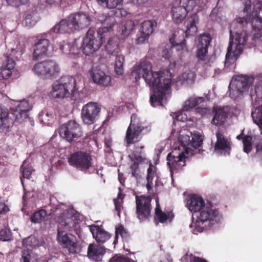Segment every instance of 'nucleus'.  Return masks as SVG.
<instances>
[{
  "label": "nucleus",
  "mask_w": 262,
  "mask_h": 262,
  "mask_svg": "<svg viewBox=\"0 0 262 262\" xmlns=\"http://www.w3.org/2000/svg\"><path fill=\"white\" fill-rule=\"evenodd\" d=\"M20 169L22 171L23 177L28 179H30L33 169L30 165L27 164L26 161L23 162Z\"/></svg>",
  "instance_id": "de8ad7c7"
},
{
  "label": "nucleus",
  "mask_w": 262,
  "mask_h": 262,
  "mask_svg": "<svg viewBox=\"0 0 262 262\" xmlns=\"http://www.w3.org/2000/svg\"><path fill=\"white\" fill-rule=\"evenodd\" d=\"M105 49L108 53L116 56L114 66L115 73L119 75H122L124 72V56L120 53L118 42L111 39L108 41Z\"/></svg>",
  "instance_id": "f8f14e48"
},
{
  "label": "nucleus",
  "mask_w": 262,
  "mask_h": 262,
  "mask_svg": "<svg viewBox=\"0 0 262 262\" xmlns=\"http://www.w3.org/2000/svg\"><path fill=\"white\" fill-rule=\"evenodd\" d=\"M9 211V207L3 202L0 201V214H5Z\"/></svg>",
  "instance_id": "13d9d810"
},
{
  "label": "nucleus",
  "mask_w": 262,
  "mask_h": 262,
  "mask_svg": "<svg viewBox=\"0 0 262 262\" xmlns=\"http://www.w3.org/2000/svg\"><path fill=\"white\" fill-rule=\"evenodd\" d=\"M13 124V120L10 117L8 110L0 106V130L4 133L8 132Z\"/></svg>",
  "instance_id": "cd10ccee"
},
{
  "label": "nucleus",
  "mask_w": 262,
  "mask_h": 262,
  "mask_svg": "<svg viewBox=\"0 0 262 262\" xmlns=\"http://www.w3.org/2000/svg\"><path fill=\"white\" fill-rule=\"evenodd\" d=\"M194 73L190 70H188L182 74L179 78L178 81H181V83L186 82L187 84H190L194 80Z\"/></svg>",
  "instance_id": "37998d69"
},
{
  "label": "nucleus",
  "mask_w": 262,
  "mask_h": 262,
  "mask_svg": "<svg viewBox=\"0 0 262 262\" xmlns=\"http://www.w3.org/2000/svg\"><path fill=\"white\" fill-rule=\"evenodd\" d=\"M102 21V27L97 31L90 28L83 39L81 48L83 54L86 56L92 54L100 49L103 42L108 36L110 31L115 24V18L111 16L106 17Z\"/></svg>",
  "instance_id": "7ed1b4c3"
},
{
  "label": "nucleus",
  "mask_w": 262,
  "mask_h": 262,
  "mask_svg": "<svg viewBox=\"0 0 262 262\" xmlns=\"http://www.w3.org/2000/svg\"><path fill=\"white\" fill-rule=\"evenodd\" d=\"M157 23L154 20H145L141 24L139 33L135 40L136 43H142L146 40L157 27Z\"/></svg>",
  "instance_id": "f3484780"
},
{
  "label": "nucleus",
  "mask_w": 262,
  "mask_h": 262,
  "mask_svg": "<svg viewBox=\"0 0 262 262\" xmlns=\"http://www.w3.org/2000/svg\"><path fill=\"white\" fill-rule=\"evenodd\" d=\"M69 165L76 169L86 172L92 166V158L86 152H75L68 158Z\"/></svg>",
  "instance_id": "9d476101"
},
{
  "label": "nucleus",
  "mask_w": 262,
  "mask_h": 262,
  "mask_svg": "<svg viewBox=\"0 0 262 262\" xmlns=\"http://www.w3.org/2000/svg\"><path fill=\"white\" fill-rule=\"evenodd\" d=\"M214 115L211 120V123L216 126H221L225 124L228 116L227 112L224 108L220 106L213 107Z\"/></svg>",
  "instance_id": "c85d7f7f"
},
{
  "label": "nucleus",
  "mask_w": 262,
  "mask_h": 262,
  "mask_svg": "<svg viewBox=\"0 0 262 262\" xmlns=\"http://www.w3.org/2000/svg\"><path fill=\"white\" fill-rule=\"evenodd\" d=\"M198 20V18L196 14H193L188 17L184 23L186 30L185 32L181 30L182 34L185 33L186 36L194 35L197 32V28L195 24Z\"/></svg>",
  "instance_id": "2f4dec72"
},
{
  "label": "nucleus",
  "mask_w": 262,
  "mask_h": 262,
  "mask_svg": "<svg viewBox=\"0 0 262 262\" xmlns=\"http://www.w3.org/2000/svg\"><path fill=\"white\" fill-rule=\"evenodd\" d=\"M179 140L181 146L176 147L167 156V164L171 177L174 170H179L186 165V159L191 148L196 149L202 145L203 139L199 136H192L191 133L180 134Z\"/></svg>",
  "instance_id": "f03ea898"
},
{
  "label": "nucleus",
  "mask_w": 262,
  "mask_h": 262,
  "mask_svg": "<svg viewBox=\"0 0 262 262\" xmlns=\"http://www.w3.org/2000/svg\"><path fill=\"white\" fill-rule=\"evenodd\" d=\"M50 42L46 38L38 39L33 46V59L38 60L47 55Z\"/></svg>",
  "instance_id": "4be33fe9"
},
{
  "label": "nucleus",
  "mask_w": 262,
  "mask_h": 262,
  "mask_svg": "<svg viewBox=\"0 0 262 262\" xmlns=\"http://www.w3.org/2000/svg\"><path fill=\"white\" fill-rule=\"evenodd\" d=\"M150 130V126H144L137 115L133 114L130 117V123L126 133L127 143H133L139 141L141 138L142 132L144 130L148 132Z\"/></svg>",
  "instance_id": "1a4fd4ad"
},
{
  "label": "nucleus",
  "mask_w": 262,
  "mask_h": 262,
  "mask_svg": "<svg viewBox=\"0 0 262 262\" xmlns=\"http://www.w3.org/2000/svg\"><path fill=\"white\" fill-rule=\"evenodd\" d=\"M37 242L34 236H29L23 241V245L26 247L27 249H23L21 251V258L23 262H34L32 259V252L28 247H33L37 245Z\"/></svg>",
  "instance_id": "5701e85b"
},
{
  "label": "nucleus",
  "mask_w": 262,
  "mask_h": 262,
  "mask_svg": "<svg viewBox=\"0 0 262 262\" xmlns=\"http://www.w3.org/2000/svg\"><path fill=\"white\" fill-rule=\"evenodd\" d=\"M133 163L130 166V169L131 170V173L132 177L135 178L136 179H139L140 178V170L139 168V163L140 161H136L131 158L130 156H129Z\"/></svg>",
  "instance_id": "49530a36"
},
{
  "label": "nucleus",
  "mask_w": 262,
  "mask_h": 262,
  "mask_svg": "<svg viewBox=\"0 0 262 262\" xmlns=\"http://www.w3.org/2000/svg\"><path fill=\"white\" fill-rule=\"evenodd\" d=\"M176 32L173 34V38L170 39V41L171 42L172 46L176 47V50L178 52V55L182 57L185 55V54L188 52V49L186 47L185 40L183 39V41L178 42L177 38V34Z\"/></svg>",
  "instance_id": "473e14b6"
},
{
  "label": "nucleus",
  "mask_w": 262,
  "mask_h": 262,
  "mask_svg": "<svg viewBox=\"0 0 262 262\" xmlns=\"http://www.w3.org/2000/svg\"><path fill=\"white\" fill-rule=\"evenodd\" d=\"M15 66V63L13 59L7 56L5 62H4L0 71V80L9 78L12 74L11 71L13 70Z\"/></svg>",
  "instance_id": "7c9ffc66"
},
{
  "label": "nucleus",
  "mask_w": 262,
  "mask_h": 262,
  "mask_svg": "<svg viewBox=\"0 0 262 262\" xmlns=\"http://www.w3.org/2000/svg\"><path fill=\"white\" fill-rule=\"evenodd\" d=\"M155 177H157L156 168L152 164L150 163L148 168L147 169L146 180L148 182L149 181L152 182L153 179Z\"/></svg>",
  "instance_id": "3c124183"
},
{
  "label": "nucleus",
  "mask_w": 262,
  "mask_h": 262,
  "mask_svg": "<svg viewBox=\"0 0 262 262\" xmlns=\"http://www.w3.org/2000/svg\"><path fill=\"white\" fill-rule=\"evenodd\" d=\"M122 194L119 193L118 194V198L114 199V202L116 210L118 212V215L120 216V212L122 208V204L123 202L122 198H121Z\"/></svg>",
  "instance_id": "603ef678"
},
{
  "label": "nucleus",
  "mask_w": 262,
  "mask_h": 262,
  "mask_svg": "<svg viewBox=\"0 0 262 262\" xmlns=\"http://www.w3.org/2000/svg\"><path fill=\"white\" fill-rule=\"evenodd\" d=\"M57 239L63 248L67 249L69 253L75 254L80 251V247L75 242V237L68 234L65 230H57Z\"/></svg>",
  "instance_id": "2eb2a0df"
},
{
  "label": "nucleus",
  "mask_w": 262,
  "mask_h": 262,
  "mask_svg": "<svg viewBox=\"0 0 262 262\" xmlns=\"http://www.w3.org/2000/svg\"><path fill=\"white\" fill-rule=\"evenodd\" d=\"M151 201L150 196H136V213L140 220H145L150 215Z\"/></svg>",
  "instance_id": "4468645a"
},
{
  "label": "nucleus",
  "mask_w": 262,
  "mask_h": 262,
  "mask_svg": "<svg viewBox=\"0 0 262 262\" xmlns=\"http://www.w3.org/2000/svg\"><path fill=\"white\" fill-rule=\"evenodd\" d=\"M75 78L72 76L62 77L52 84L51 96L55 98L69 97L75 85Z\"/></svg>",
  "instance_id": "0eeeda50"
},
{
  "label": "nucleus",
  "mask_w": 262,
  "mask_h": 262,
  "mask_svg": "<svg viewBox=\"0 0 262 262\" xmlns=\"http://www.w3.org/2000/svg\"><path fill=\"white\" fill-rule=\"evenodd\" d=\"M196 112L202 116H205L210 113V109L208 107H198L195 108Z\"/></svg>",
  "instance_id": "6e6d98bb"
},
{
  "label": "nucleus",
  "mask_w": 262,
  "mask_h": 262,
  "mask_svg": "<svg viewBox=\"0 0 262 262\" xmlns=\"http://www.w3.org/2000/svg\"><path fill=\"white\" fill-rule=\"evenodd\" d=\"M74 27L71 21L66 19H61L60 22L53 26L50 30L49 33L57 34L63 33H70L74 31Z\"/></svg>",
  "instance_id": "bb28decb"
},
{
  "label": "nucleus",
  "mask_w": 262,
  "mask_h": 262,
  "mask_svg": "<svg viewBox=\"0 0 262 262\" xmlns=\"http://www.w3.org/2000/svg\"><path fill=\"white\" fill-rule=\"evenodd\" d=\"M47 216V212L45 210H40L35 212L31 216V220L33 223H40L43 221Z\"/></svg>",
  "instance_id": "a18cd8bd"
},
{
  "label": "nucleus",
  "mask_w": 262,
  "mask_h": 262,
  "mask_svg": "<svg viewBox=\"0 0 262 262\" xmlns=\"http://www.w3.org/2000/svg\"><path fill=\"white\" fill-rule=\"evenodd\" d=\"M105 253V249L103 246L91 244L88 248V256L89 258L98 262L101 260L102 256Z\"/></svg>",
  "instance_id": "a878e982"
},
{
  "label": "nucleus",
  "mask_w": 262,
  "mask_h": 262,
  "mask_svg": "<svg viewBox=\"0 0 262 262\" xmlns=\"http://www.w3.org/2000/svg\"><path fill=\"white\" fill-rule=\"evenodd\" d=\"M253 81V77L242 75L235 76L229 86L230 97L233 99H236L248 90Z\"/></svg>",
  "instance_id": "6e6552de"
},
{
  "label": "nucleus",
  "mask_w": 262,
  "mask_h": 262,
  "mask_svg": "<svg viewBox=\"0 0 262 262\" xmlns=\"http://www.w3.org/2000/svg\"><path fill=\"white\" fill-rule=\"evenodd\" d=\"M93 237L99 243H104L111 236L106 230H90Z\"/></svg>",
  "instance_id": "58836bf2"
},
{
  "label": "nucleus",
  "mask_w": 262,
  "mask_h": 262,
  "mask_svg": "<svg viewBox=\"0 0 262 262\" xmlns=\"http://www.w3.org/2000/svg\"><path fill=\"white\" fill-rule=\"evenodd\" d=\"M133 75L136 79L142 77L148 85L153 88L154 93L150 97L153 106L163 105L166 103L170 94L171 76L163 73L152 71L151 63L142 60L133 68Z\"/></svg>",
  "instance_id": "f257e3e1"
},
{
  "label": "nucleus",
  "mask_w": 262,
  "mask_h": 262,
  "mask_svg": "<svg viewBox=\"0 0 262 262\" xmlns=\"http://www.w3.org/2000/svg\"><path fill=\"white\" fill-rule=\"evenodd\" d=\"M254 110L252 112V117L254 122L256 124L262 135V105L258 106L254 104Z\"/></svg>",
  "instance_id": "4c0bfd02"
},
{
  "label": "nucleus",
  "mask_w": 262,
  "mask_h": 262,
  "mask_svg": "<svg viewBox=\"0 0 262 262\" xmlns=\"http://www.w3.org/2000/svg\"><path fill=\"white\" fill-rule=\"evenodd\" d=\"M136 5L142 6L145 4L148 0H132Z\"/></svg>",
  "instance_id": "0e129e2a"
},
{
  "label": "nucleus",
  "mask_w": 262,
  "mask_h": 262,
  "mask_svg": "<svg viewBox=\"0 0 262 262\" xmlns=\"http://www.w3.org/2000/svg\"><path fill=\"white\" fill-rule=\"evenodd\" d=\"M54 118V114L47 110L42 111L39 115V120L45 124H49Z\"/></svg>",
  "instance_id": "c03bdc74"
},
{
  "label": "nucleus",
  "mask_w": 262,
  "mask_h": 262,
  "mask_svg": "<svg viewBox=\"0 0 262 262\" xmlns=\"http://www.w3.org/2000/svg\"><path fill=\"white\" fill-rule=\"evenodd\" d=\"M38 20L37 13L32 12L26 15L23 21V25L28 28H31L36 24Z\"/></svg>",
  "instance_id": "a19ab883"
},
{
  "label": "nucleus",
  "mask_w": 262,
  "mask_h": 262,
  "mask_svg": "<svg viewBox=\"0 0 262 262\" xmlns=\"http://www.w3.org/2000/svg\"><path fill=\"white\" fill-rule=\"evenodd\" d=\"M136 25L132 20H127L122 21L120 25L119 32L120 34L122 36V38L127 37L135 29Z\"/></svg>",
  "instance_id": "f704fd0d"
},
{
  "label": "nucleus",
  "mask_w": 262,
  "mask_h": 262,
  "mask_svg": "<svg viewBox=\"0 0 262 262\" xmlns=\"http://www.w3.org/2000/svg\"><path fill=\"white\" fill-rule=\"evenodd\" d=\"M211 40L209 34L201 35L199 38V43L197 45L196 56L199 61H205L207 58L208 47Z\"/></svg>",
  "instance_id": "6ab92c4d"
},
{
  "label": "nucleus",
  "mask_w": 262,
  "mask_h": 262,
  "mask_svg": "<svg viewBox=\"0 0 262 262\" xmlns=\"http://www.w3.org/2000/svg\"><path fill=\"white\" fill-rule=\"evenodd\" d=\"M162 57L166 59H169L171 55V50H168L167 49H165L162 51Z\"/></svg>",
  "instance_id": "680f3d73"
},
{
  "label": "nucleus",
  "mask_w": 262,
  "mask_h": 262,
  "mask_svg": "<svg viewBox=\"0 0 262 262\" xmlns=\"http://www.w3.org/2000/svg\"><path fill=\"white\" fill-rule=\"evenodd\" d=\"M116 14L118 16H125L127 14V11L125 9L118 8L117 10Z\"/></svg>",
  "instance_id": "e2e57ef3"
},
{
  "label": "nucleus",
  "mask_w": 262,
  "mask_h": 262,
  "mask_svg": "<svg viewBox=\"0 0 262 262\" xmlns=\"http://www.w3.org/2000/svg\"><path fill=\"white\" fill-rule=\"evenodd\" d=\"M8 50L11 51V55L18 58L20 57L25 51V46L24 43L19 42L9 43L7 45Z\"/></svg>",
  "instance_id": "c9c22d12"
},
{
  "label": "nucleus",
  "mask_w": 262,
  "mask_h": 262,
  "mask_svg": "<svg viewBox=\"0 0 262 262\" xmlns=\"http://www.w3.org/2000/svg\"><path fill=\"white\" fill-rule=\"evenodd\" d=\"M14 107H12L14 110V115L15 121L22 123L28 118V112L31 109L32 106L27 100L15 101Z\"/></svg>",
  "instance_id": "a211bd4d"
},
{
  "label": "nucleus",
  "mask_w": 262,
  "mask_h": 262,
  "mask_svg": "<svg viewBox=\"0 0 262 262\" xmlns=\"http://www.w3.org/2000/svg\"><path fill=\"white\" fill-rule=\"evenodd\" d=\"M144 148V146H138L136 147L135 148V150L134 151V153L133 154V156L134 157V158H133L134 160H135L136 161H142L143 160V158L141 156L142 154V152L141 151V149Z\"/></svg>",
  "instance_id": "5fc2aeb1"
},
{
  "label": "nucleus",
  "mask_w": 262,
  "mask_h": 262,
  "mask_svg": "<svg viewBox=\"0 0 262 262\" xmlns=\"http://www.w3.org/2000/svg\"><path fill=\"white\" fill-rule=\"evenodd\" d=\"M120 236L123 243L128 244L134 239V233L128 230H115V235L113 244L115 246L118 242V238Z\"/></svg>",
  "instance_id": "72a5a7b5"
},
{
  "label": "nucleus",
  "mask_w": 262,
  "mask_h": 262,
  "mask_svg": "<svg viewBox=\"0 0 262 262\" xmlns=\"http://www.w3.org/2000/svg\"><path fill=\"white\" fill-rule=\"evenodd\" d=\"M175 119L178 121H183L185 119V118L183 116L182 114H179L176 115Z\"/></svg>",
  "instance_id": "774afa93"
},
{
  "label": "nucleus",
  "mask_w": 262,
  "mask_h": 262,
  "mask_svg": "<svg viewBox=\"0 0 262 262\" xmlns=\"http://www.w3.org/2000/svg\"><path fill=\"white\" fill-rule=\"evenodd\" d=\"M13 239L11 230H0V240L2 241H10Z\"/></svg>",
  "instance_id": "864d4df0"
},
{
  "label": "nucleus",
  "mask_w": 262,
  "mask_h": 262,
  "mask_svg": "<svg viewBox=\"0 0 262 262\" xmlns=\"http://www.w3.org/2000/svg\"><path fill=\"white\" fill-rule=\"evenodd\" d=\"M195 215L196 217L194 223L195 229H204L203 224L206 223L211 227L214 224L219 223L222 218L219 210L210 204L205 205L202 210Z\"/></svg>",
  "instance_id": "20e7f679"
},
{
  "label": "nucleus",
  "mask_w": 262,
  "mask_h": 262,
  "mask_svg": "<svg viewBox=\"0 0 262 262\" xmlns=\"http://www.w3.org/2000/svg\"><path fill=\"white\" fill-rule=\"evenodd\" d=\"M204 101L205 98L203 97H191L185 101L183 109L186 111H189L198 104L203 103Z\"/></svg>",
  "instance_id": "e433bc0d"
},
{
  "label": "nucleus",
  "mask_w": 262,
  "mask_h": 262,
  "mask_svg": "<svg viewBox=\"0 0 262 262\" xmlns=\"http://www.w3.org/2000/svg\"><path fill=\"white\" fill-rule=\"evenodd\" d=\"M188 10L181 5L178 1H175L172 4L171 15L172 20L179 24L181 23L186 17Z\"/></svg>",
  "instance_id": "b1692460"
},
{
  "label": "nucleus",
  "mask_w": 262,
  "mask_h": 262,
  "mask_svg": "<svg viewBox=\"0 0 262 262\" xmlns=\"http://www.w3.org/2000/svg\"><path fill=\"white\" fill-rule=\"evenodd\" d=\"M155 215L159 222L164 224L171 223L174 216L173 213L171 211H163L160 208L158 200L156 201Z\"/></svg>",
  "instance_id": "c756f323"
},
{
  "label": "nucleus",
  "mask_w": 262,
  "mask_h": 262,
  "mask_svg": "<svg viewBox=\"0 0 262 262\" xmlns=\"http://www.w3.org/2000/svg\"><path fill=\"white\" fill-rule=\"evenodd\" d=\"M78 90L79 88L77 86V83L75 80V85L72 90L71 95L75 100L80 102L86 97V95L83 90L79 91Z\"/></svg>",
  "instance_id": "79ce46f5"
},
{
  "label": "nucleus",
  "mask_w": 262,
  "mask_h": 262,
  "mask_svg": "<svg viewBox=\"0 0 262 262\" xmlns=\"http://www.w3.org/2000/svg\"><path fill=\"white\" fill-rule=\"evenodd\" d=\"M7 3L11 5H18L20 4H25L28 2V0H6Z\"/></svg>",
  "instance_id": "bf43d9fd"
},
{
  "label": "nucleus",
  "mask_w": 262,
  "mask_h": 262,
  "mask_svg": "<svg viewBox=\"0 0 262 262\" xmlns=\"http://www.w3.org/2000/svg\"><path fill=\"white\" fill-rule=\"evenodd\" d=\"M192 262H208L205 259L197 256H193L192 259L191 260Z\"/></svg>",
  "instance_id": "69168bd1"
},
{
  "label": "nucleus",
  "mask_w": 262,
  "mask_h": 262,
  "mask_svg": "<svg viewBox=\"0 0 262 262\" xmlns=\"http://www.w3.org/2000/svg\"><path fill=\"white\" fill-rule=\"evenodd\" d=\"M100 110V106L94 102H90L83 105L81 113L83 123L87 125L94 123L99 116Z\"/></svg>",
  "instance_id": "ddd939ff"
},
{
  "label": "nucleus",
  "mask_w": 262,
  "mask_h": 262,
  "mask_svg": "<svg viewBox=\"0 0 262 262\" xmlns=\"http://www.w3.org/2000/svg\"><path fill=\"white\" fill-rule=\"evenodd\" d=\"M252 137L250 136H246L243 139L244 151L248 154L251 150Z\"/></svg>",
  "instance_id": "8fccbe9b"
},
{
  "label": "nucleus",
  "mask_w": 262,
  "mask_h": 262,
  "mask_svg": "<svg viewBox=\"0 0 262 262\" xmlns=\"http://www.w3.org/2000/svg\"><path fill=\"white\" fill-rule=\"evenodd\" d=\"M57 210H62V214L58 216L56 221L60 225L59 228H74L79 229L81 228L79 225L81 221V215L72 208H68L63 204L59 205Z\"/></svg>",
  "instance_id": "39448f33"
},
{
  "label": "nucleus",
  "mask_w": 262,
  "mask_h": 262,
  "mask_svg": "<svg viewBox=\"0 0 262 262\" xmlns=\"http://www.w3.org/2000/svg\"><path fill=\"white\" fill-rule=\"evenodd\" d=\"M96 224H93L91 225H90V228L95 227L96 229H101V228L102 227V225L100 224V221H97L96 222Z\"/></svg>",
  "instance_id": "338daca9"
},
{
  "label": "nucleus",
  "mask_w": 262,
  "mask_h": 262,
  "mask_svg": "<svg viewBox=\"0 0 262 262\" xmlns=\"http://www.w3.org/2000/svg\"><path fill=\"white\" fill-rule=\"evenodd\" d=\"M256 151L255 154V157L258 160H262V145H257L256 147Z\"/></svg>",
  "instance_id": "4d7b16f0"
},
{
  "label": "nucleus",
  "mask_w": 262,
  "mask_h": 262,
  "mask_svg": "<svg viewBox=\"0 0 262 262\" xmlns=\"http://www.w3.org/2000/svg\"><path fill=\"white\" fill-rule=\"evenodd\" d=\"M217 140L214 146V151L217 154L229 155L231 150V142L220 132L216 133Z\"/></svg>",
  "instance_id": "aec40b11"
},
{
  "label": "nucleus",
  "mask_w": 262,
  "mask_h": 262,
  "mask_svg": "<svg viewBox=\"0 0 262 262\" xmlns=\"http://www.w3.org/2000/svg\"><path fill=\"white\" fill-rule=\"evenodd\" d=\"M123 1V0H97V3L102 7L112 9L121 6Z\"/></svg>",
  "instance_id": "ea45409f"
},
{
  "label": "nucleus",
  "mask_w": 262,
  "mask_h": 262,
  "mask_svg": "<svg viewBox=\"0 0 262 262\" xmlns=\"http://www.w3.org/2000/svg\"><path fill=\"white\" fill-rule=\"evenodd\" d=\"M69 20L72 23L75 30L83 29L91 24L92 19L89 14L83 12H78L70 14Z\"/></svg>",
  "instance_id": "dca6fc26"
},
{
  "label": "nucleus",
  "mask_w": 262,
  "mask_h": 262,
  "mask_svg": "<svg viewBox=\"0 0 262 262\" xmlns=\"http://www.w3.org/2000/svg\"><path fill=\"white\" fill-rule=\"evenodd\" d=\"M59 46L60 50L63 52H66L68 51H70V50L69 49L70 45L68 43H65L64 41L62 43L59 42Z\"/></svg>",
  "instance_id": "052dcab7"
},
{
  "label": "nucleus",
  "mask_w": 262,
  "mask_h": 262,
  "mask_svg": "<svg viewBox=\"0 0 262 262\" xmlns=\"http://www.w3.org/2000/svg\"><path fill=\"white\" fill-rule=\"evenodd\" d=\"M109 262H137L131 258L121 255L120 254H115L110 259Z\"/></svg>",
  "instance_id": "09e8293b"
},
{
  "label": "nucleus",
  "mask_w": 262,
  "mask_h": 262,
  "mask_svg": "<svg viewBox=\"0 0 262 262\" xmlns=\"http://www.w3.org/2000/svg\"><path fill=\"white\" fill-rule=\"evenodd\" d=\"M32 71L41 78L52 79L56 78L59 75L60 68L56 61L47 59L35 64Z\"/></svg>",
  "instance_id": "423d86ee"
},
{
  "label": "nucleus",
  "mask_w": 262,
  "mask_h": 262,
  "mask_svg": "<svg viewBox=\"0 0 262 262\" xmlns=\"http://www.w3.org/2000/svg\"><path fill=\"white\" fill-rule=\"evenodd\" d=\"M91 76L94 82L100 86L108 87L112 85L111 76L100 69H92Z\"/></svg>",
  "instance_id": "412c9836"
},
{
  "label": "nucleus",
  "mask_w": 262,
  "mask_h": 262,
  "mask_svg": "<svg viewBox=\"0 0 262 262\" xmlns=\"http://www.w3.org/2000/svg\"><path fill=\"white\" fill-rule=\"evenodd\" d=\"M205 205L203 199L198 195H191L187 199V206L191 212L198 214Z\"/></svg>",
  "instance_id": "393cba45"
},
{
  "label": "nucleus",
  "mask_w": 262,
  "mask_h": 262,
  "mask_svg": "<svg viewBox=\"0 0 262 262\" xmlns=\"http://www.w3.org/2000/svg\"><path fill=\"white\" fill-rule=\"evenodd\" d=\"M60 136L69 142L80 138L83 135L81 127L75 120L63 124L59 129Z\"/></svg>",
  "instance_id": "9b49d317"
}]
</instances>
